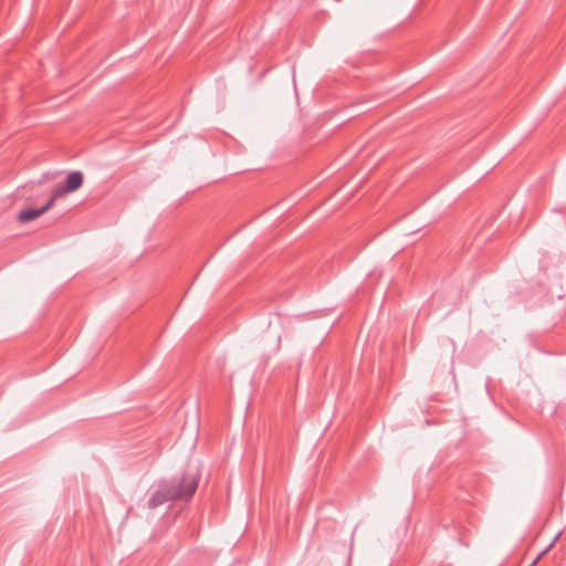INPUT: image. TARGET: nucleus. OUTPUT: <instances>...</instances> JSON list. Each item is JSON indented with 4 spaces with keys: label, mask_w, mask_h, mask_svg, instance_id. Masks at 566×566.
Returning <instances> with one entry per match:
<instances>
[{
    "label": "nucleus",
    "mask_w": 566,
    "mask_h": 566,
    "mask_svg": "<svg viewBox=\"0 0 566 566\" xmlns=\"http://www.w3.org/2000/svg\"><path fill=\"white\" fill-rule=\"evenodd\" d=\"M200 475L198 468H189L180 476L159 481L157 490L147 501L148 507L156 509L170 501L190 500L198 488Z\"/></svg>",
    "instance_id": "1"
},
{
    "label": "nucleus",
    "mask_w": 566,
    "mask_h": 566,
    "mask_svg": "<svg viewBox=\"0 0 566 566\" xmlns=\"http://www.w3.org/2000/svg\"><path fill=\"white\" fill-rule=\"evenodd\" d=\"M83 184V174L81 171H72L67 175L63 186L54 188L51 199L54 201L67 192L77 190Z\"/></svg>",
    "instance_id": "2"
},
{
    "label": "nucleus",
    "mask_w": 566,
    "mask_h": 566,
    "mask_svg": "<svg viewBox=\"0 0 566 566\" xmlns=\"http://www.w3.org/2000/svg\"><path fill=\"white\" fill-rule=\"evenodd\" d=\"M53 205H54V199L50 198L49 201L39 209H32V208L24 209L19 212L18 220L21 222L32 221V220L36 219L38 217L42 216L43 213H45Z\"/></svg>",
    "instance_id": "3"
},
{
    "label": "nucleus",
    "mask_w": 566,
    "mask_h": 566,
    "mask_svg": "<svg viewBox=\"0 0 566 566\" xmlns=\"http://www.w3.org/2000/svg\"><path fill=\"white\" fill-rule=\"evenodd\" d=\"M545 552H543L542 554H539L535 559L534 562L532 563V566L535 565L537 563V560L541 558V556L544 554Z\"/></svg>",
    "instance_id": "4"
}]
</instances>
